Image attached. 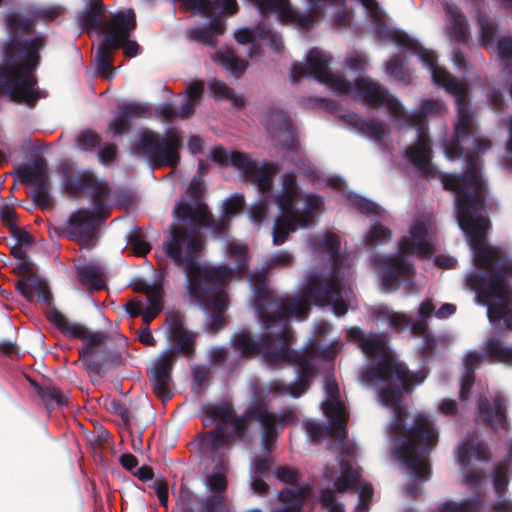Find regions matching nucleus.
Segmentation results:
<instances>
[{
    "mask_svg": "<svg viewBox=\"0 0 512 512\" xmlns=\"http://www.w3.org/2000/svg\"><path fill=\"white\" fill-rule=\"evenodd\" d=\"M208 87L216 100H230L236 107H242L244 105V96L242 94L232 93L223 81L216 78L210 79L208 81Z\"/></svg>",
    "mask_w": 512,
    "mask_h": 512,
    "instance_id": "58836bf2",
    "label": "nucleus"
},
{
    "mask_svg": "<svg viewBox=\"0 0 512 512\" xmlns=\"http://www.w3.org/2000/svg\"><path fill=\"white\" fill-rule=\"evenodd\" d=\"M208 371L202 365H194L191 367V381H192V391L194 393H199L203 384L207 379Z\"/></svg>",
    "mask_w": 512,
    "mask_h": 512,
    "instance_id": "4d7b16f0",
    "label": "nucleus"
},
{
    "mask_svg": "<svg viewBox=\"0 0 512 512\" xmlns=\"http://www.w3.org/2000/svg\"><path fill=\"white\" fill-rule=\"evenodd\" d=\"M367 57L365 55H356L346 60V66L354 72L361 75L365 71Z\"/></svg>",
    "mask_w": 512,
    "mask_h": 512,
    "instance_id": "e2e57ef3",
    "label": "nucleus"
},
{
    "mask_svg": "<svg viewBox=\"0 0 512 512\" xmlns=\"http://www.w3.org/2000/svg\"><path fill=\"white\" fill-rule=\"evenodd\" d=\"M50 185L39 186L33 188L32 197L35 204L42 210H48L52 205L50 194Z\"/></svg>",
    "mask_w": 512,
    "mask_h": 512,
    "instance_id": "3c124183",
    "label": "nucleus"
},
{
    "mask_svg": "<svg viewBox=\"0 0 512 512\" xmlns=\"http://www.w3.org/2000/svg\"><path fill=\"white\" fill-rule=\"evenodd\" d=\"M348 200L357 211L365 214L368 217L381 216L382 208L377 203L365 198L360 194L350 192L348 195Z\"/></svg>",
    "mask_w": 512,
    "mask_h": 512,
    "instance_id": "ea45409f",
    "label": "nucleus"
},
{
    "mask_svg": "<svg viewBox=\"0 0 512 512\" xmlns=\"http://www.w3.org/2000/svg\"><path fill=\"white\" fill-rule=\"evenodd\" d=\"M225 421L217 424L205 434L199 435L193 442L203 461H211L214 467L204 479L207 496L198 499V512H230L226 506V489L229 465V451L233 439L239 435V422L230 423L225 428Z\"/></svg>",
    "mask_w": 512,
    "mask_h": 512,
    "instance_id": "f8f14e48",
    "label": "nucleus"
},
{
    "mask_svg": "<svg viewBox=\"0 0 512 512\" xmlns=\"http://www.w3.org/2000/svg\"><path fill=\"white\" fill-rule=\"evenodd\" d=\"M119 110L131 121L136 118H148L152 114L151 107L146 103L132 102L119 107Z\"/></svg>",
    "mask_w": 512,
    "mask_h": 512,
    "instance_id": "a18cd8bd",
    "label": "nucleus"
},
{
    "mask_svg": "<svg viewBox=\"0 0 512 512\" xmlns=\"http://www.w3.org/2000/svg\"><path fill=\"white\" fill-rule=\"evenodd\" d=\"M293 262V255L286 251V250H280L272 254L270 257H268L265 262L264 266L259 271H254L250 274L249 282L250 286L252 287V278L257 275V277H260V275H263V282L266 283V270L273 269V268H282V267H288Z\"/></svg>",
    "mask_w": 512,
    "mask_h": 512,
    "instance_id": "c9c22d12",
    "label": "nucleus"
},
{
    "mask_svg": "<svg viewBox=\"0 0 512 512\" xmlns=\"http://www.w3.org/2000/svg\"><path fill=\"white\" fill-rule=\"evenodd\" d=\"M61 185L70 195L85 191L95 201L105 199L110 194L105 180L97 178L91 170H73L69 163L61 164Z\"/></svg>",
    "mask_w": 512,
    "mask_h": 512,
    "instance_id": "412c9836",
    "label": "nucleus"
},
{
    "mask_svg": "<svg viewBox=\"0 0 512 512\" xmlns=\"http://www.w3.org/2000/svg\"><path fill=\"white\" fill-rule=\"evenodd\" d=\"M108 207L103 203H95L93 211L78 209L67 219V236L81 244H88L94 237L96 226L104 221Z\"/></svg>",
    "mask_w": 512,
    "mask_h": 512,
    "instance_id": "5701e85b",
    "label": "nucleus"
},
{
    "mask_svg": "<svg viewBox=\"0 0 512 512\" xmlns=\"http://www.w3.org/2000/svg\"><path fill=\"white\" fill-rule=\"evenodd\" d=\"M166 334L170 340L176 342L164 350L152 363L150 369V381L156 396L162 401H168L173 392L172 369L176 359L175 351L185 355H192L194 352L195 333L188 331L183 322L176 316H170L166 320Z\"/></svg>",
    "mask_w": 512,
    "mask_h": 512,
    "instance_id": "2eb2a0df",
    "label": "nucleus"
},
{
    "mask_svg": "<svg viewBox=\"0 0 512 512\" xmlns=\"http://www.w3.org/2000/svg\"><path fill=\"white\" fill-rule=\"evenodd\" d=\"M0 219L5 222L7 227L10 229L11 227L17 225L16 224V211L13 206L2 203L0 205Z\"/></svg>",
    "mask_w": 512,
    "mask_h": 512,
    "instance_id": "bf43d9fd",
    "label": "nucleus"
},
{
    "mask_svg": "<svg viewBox=\"0 0 512 512\" xmlns=\"http://www.w3.org/2000/svg\"><path fill=\"white\" fill-rule=\"evenodd\" d=\"M507 128L509 139L506 146V153L501 164L504 168L512 170V115L508 118Z\"/></svg>",
    "mask_w": 512,
    "mask_h": 512,
    "instance_id": "680f3d73",
    "label": "nucleus"
},
{
    "mask_svg": "<svg viewBox=\"0 0 512 512\" xmlns=\"http://www.w3.org/2000/svg\"><path fill=\"white\" fill-rule=\"evenodd\" d=\"M262 450L265 456H256L251 461L250 474H254L255 476H264L271 464L269 457L271 451L268 453L263 448Z\"/></svg>",
    "mask_w": 512,
    "mask_h": 512,
    "instance_id": "5fc2aeb1",
    "label": "nucleus"
},
{
    "mask_svg": "<svg viewBox=\"0 0 512 512\" xmlns=\"http://www.w3.org/2000/svg\"><path fill=\"white\" fill-rule=\"evenodd\" d=\"M16 176L22 182L34 187L50 185L48 164L44 158L36 157L28 165L19 167Z\"/></svg>",
    "mask_w": 512,
    "mask_h": 512,
    "instance_id": "c85d7f7f",
    "label": "nucleus"
},
{
    "mask_svg": "<svg viewBox=\"0 0 512 512\" xmlns=\"http://www.w3.org/2000/svg\"><path fill=\"white\" fill-rule=\"evenodd\" d=\"M130 127V120L119 110L118 114L109 123V132L114 137L120 136L127 132Z\"/></svg>",
    "mask_w": 512,
    "mask_h": 512,
    "instance_id": "864d4df0",
    "label": "nucleus"
},
{
    "mask_svg": "<svg viewBox=\"0 0 512 512\" xmlns=\"http://www.w3.org/2000/svg\"><path fill=\"white\" fill-rule=\"evenodd\" d=\"M244 204V195L234 193L223 201L220 215L215 218L202 200L199 179L193 178L173 210L176 220L184 223L191 232L184 228H172L170 237L163 243L167 257L183 269L187 293L206 314L205 329L212 333L223 327V314L228 307L224 283L233 274L245 271L247 247L234 241L226 243V258L234 266L200 264L197 259L203 243L195 232L206 227L220 236Z\"/></svg>",
    "mask_w": 512,
    "mask_h": 512,
    "instance_id": "f03ea898",
    "label": "nucleus"
},
{
    "mask_svg": "<svg viewBox=\"0 0 512 512\" xmlns=\"http://www.w3.org/2000/svg\"><path fill=\"white\" fill-rule=\"evenodd\" d=\"M104 334L102 332H93L89 335H85L84 344L82 349L80 350V358H84L85 355H91L93 350L102 342L104 339Z\"/></svg>",
    "mask_w": 512,
    "mask_h": 512,
    "instance_id": "6e6d98bb",
    "label": "nucleus"
},
{
    "mask_svg": "<svg viewBox=\"0 0 512 512\" xmlns=\"http://www.w3.org/2000/svg\"><path fill=\"white\" fill-rule=\"evenodd\" d=\"M479 38L485 47H492L494 44V27L490 20L484 16H478Z\"/></svg>",
    "mask_w": 512,
    "mask_h": 512,
    "instance_id": "49530a36",
    "label": "nucleus"
},
{
    "mask_svg": "<svg viewBox=\"0 0 512 512\" xmlns=\"http://www.w3.org/2000/svg\"><path fill=\"white\" fill-rule=\"evenodd\" d=\"M436 85L453 96L457 112L452 143L445 146V154L449 160L463 158L465 162L463 173H445L441 183L445 189L454 192L455 217L467 243L474 246L478 258L487 261L489 252L483 245V235L487 234L490 225L486 216L487 182L482 176L479 158L468 152L471 147L478 154L485 153L491 143L488 139L475 137L467 86L450 73Z\"/></svg>",
    "mask_w": 512,
    "mask_h": 512,
    "instance_id": "20e7f679",
    "label": "nucleus"
},
{
    "mask_svg": "<svg viewBox=\"0 0 512 512\" xmlns=\"http://www.w3.org/2000/svg\"><path fill=\"white\" fill-rule=\"evenodd\" d=\"M347 339L358 341L361 351L373 358L371 369L364 370L359 381L363 385L375 384L379 390L381 404L393 411V418L387 429L391 434L403 432L400 438H393V454L407 475L417 482L423 483L430 479L429 454L438 442V430L433 420L425 414H418L413 424L404 428L405 410L401 401L410 392V385H419L427 377L423 368L411 373L405 363L397 360L388 347L386 334H369L357 327L347 330Z\"/></svg>",
    "mask_w": 512,
    "mask_h": 512,
    "instance_id": "7ed1b4c3",
    "label": "nucleus"
},
{
    "mask_svg": "<svg viewBox=\"0 0 512 512\" xmlns=\"http://www.w3.org/2000/svg\"><path fill=\"white\" fill-rule=\"evenodd\" d=\"M432 237L424 220L412 223L408 235L403 236L394 255H374L373 265L378 269L381 289L390 293L401 289L405 294L416 292L414 265L408 255L424 257L432 253Z\"/></svg>",
    "mask_w": 512,
    "mask_h": 512,
    "instance_id": "ddd939ff",
    "label": "nucleus"
},
{
    "mask_svg": "<svg viewBox=\"0 0 512 512\" xmlns=\"http://www.w3.org/2000/svg\"><path fill=\"white\" fill-rule=\"evenodd\" d=\"M78 281L89 290H102L106 287L105 268L95 261L76 267Z\"/></svg>",
    "mask_w": 512,
    "mask_h": 512,
    "instance_id": "c756f323",
    "label": "nucleus"
},
{
    "mask_svg": "<svg viewBox=\"0 0 512 512\" xmlns=\"http://www.w3.org/2000/svg\"><path fill=\"white\" fill-rule=\"evenodd\" d=\"M234 38L239 44H251L247 53L250 58L260 55L261 42H266L276 53H280L283 49L281 35L263 23L237 29L234 32Z\"/></svg>",
    "mask_w": 512,
    "mask_h": 512,
    "instance_id": "393cba45",
    "label": "nucleus"
},
{
    "mask_svg": "<svg viewBox=\"0 0 512 512\" xmlns=\"http://www.w3.org/2000/svg\"><path fill=\"white\" fill-rule=\"evenodd\" d=\"M136 28V15L132 9L114 13L107 24V34L99 42L95 52L96 70L106 73L111 67L110 52L120 48L126 39L127 31Z\"/></svg>",
    "mask_w": 512,
    "mask_h": 512,
    "instance_id": "a211bd4d",
    "label": "nucleus"
},
{
    "mask_svg": "<svg viewBox=\"0 0 512 512\" xmlns=\"http://www.w3.org/2000/svg\"><path fill=\"white\" fill-rule=\"evenodd\" d=\"M386 73L392 76L395 80L410 83L411 75L408 69L405 67V63L395 55L386 64Z\"/></svg>",
    "mask_w": 512,
    "mask_h": 512,
    "instance_id": "37998d69",
    "label": "nucleus"
},
{
    "mask_svg": "<svg viewBox=\"0 0 512 512\" xmlns=\"http://www.w3.org/2000/svg\"><path fill=\"white\" fill-rule=\"evenodd\" d=\"M372 221L373 224L365 234L366 244L375 247L388 243L391 240V231L382 224L377 223L375 219Z\"/></svg>",
    "mask_w": 512,
    "mask_h": 512,
    "instance_id": "a19ab883",
    "label": "nucleus"
},
{
    "mask_svg": "<svg viewBox=\"0 0 512 512\" xmlns=\"http://www.w3.org/2000/svg\"><path fill=\"white\" fill-rule=\"evenodd\" d=\"M306 64L294 63L290 79L295 83L301 77H312L324 84L338 96H350L366 107L384 108L400 127L415 128V143L404 150L403 157L426 177L432 176L430 165L431 147L428 135L427 117L443 116L448 112L444 101L422 99L418 108L407 112L402 103L391 95L381 84L369 78L346 80L330 70L331 56L318 48H311L306 54Z\"/></svg>",
    "mask_w": 512,
    "mask_h": 512,
    "instance_id": "39448f33",
    "label": "nucleus"
},
{
    "mask_svg": "<svg viewBox=\"0 0 512 512\" xmlns=\"http://www.w3.org/2000/svg\"><path fill=\"white\" fill-rule=\"evenodd\" d=\"M496 49L503 62V71L512 74V36L503 35L496 40Z\"/></svg>",
    "mask_w": 512,
    "mask_h": 512,
    "instance_id": "79ce46f5",
    "label": "nucleus"
},
{
    "mask_svg": "<svg viewBox=\"0 0 512 512\" xmlns=\"http://www.w3.org/2000/svg\"><path fill=\"white\" fill-rule=\"evenodd\" d=\"M484 351L485 353L470 350L463 357L464 373L460 378L459 391L461 402H467L470 399L475 377V365L486 356H490L495 361L512 365V346L505 345L500 338L493 337L488 339L485 342Z\"/></svg>",
    "mask_w": 512,
    "mask_h": 512,
    "instance_id": "6ab92c4d",
    "label": "nucleus"
},
{
    "mask_svg": "<svg viewBox=\"0 0 512 512\" xmlns=\"http://www.w3.org/2000/svg\"><path fill=\"white\" fill-rule=\"evenodd\" d=\"M376 33L379 38L390 40L406 53L417 56L423 66L428 69L434 84L442 81L449 73L446 69L437 64V57L433 51L424 48L418 41L411 38L404 31L391 29L381 24L376 26Z\"/></svg>",
    "mask_w": 512,
    "mask_h": 512,
    "instance_id": "aec40b11",
    "label": "nucleus"
},
{
    "mask_svg": "<svg viewBox=\"0 0 512 512\" xmlns=\"http://www.w3.org/2000/svg\"><path fill=\"white\" fill-rule=\"evenodd\" d=\"M98 159L102 164L111 163L116 155V146L114 144H106L98 148Z\"/></svg>",
    "mask_w": 512,
    "mask_h": 512,
    "instance_id": "0e129e2a",
    "label": "nucleus"
},
{
    "mask_svg": "<svg viewBox=\"0 0 512 512\" xmlns=\"http://www.w3.org/2000/svg\"><path fill=\"white\" fill-rule=\"evenodd\" d=\"M198 496H195L189 490H181L177 505L183 512H198Z\"/></svg>",
    "mask_w": 512,
    "mask_h": 512,
    "instance_id": "8fccbe9b",
    "label": "nucleus"
},
{
    "mask_svg": "<svg viewBox=\"0 0 512 512\" xmlns=\"http://www.w3.org/2000/svg\"><path fill=\"white\" fill-rule=\"evenodd\" d=\"M306 495L307 489L304 487H293L279 491L277 498L283 505L278 509H272L271 512H300ZM247 512L262 511L258 508H253Z\"/></svg>",
    "mask_w": 512,
    "mask_h": 512,
    "instance_id": "2f4dec72",
    "label": "nucleus"
},
{
    "mask_svg": "<svg viewBox=\"0 0 512 512\" xmlns=\"http://www.w3.org/2000/svg\"><path fill=\"white\" fill-rule=\"evenodd\" d=\"M55 16L53 10L30 7L6 15L7 38L0 44V93L9 100L33 107L47 97V92L37 86L36 76L47 36L35 31V25Z\"/></svg>",
    "mask_w": 512,
    "mask_h": 512,
    "instance_id": "0eeeda50",
    "label": "nucleus"
},
{
    "mask_svg": "<svg viewBox=\"0 0 512 512\" xmlns=\"http://www.w3.org/2000/svg\"><path fill=\"white\" fill-rule=\"evenodd\" d=\"M446 31L452 40L465 42L468 37V24L466 17L458 11L456 6L444 3Z\"/></svg>",
    "mask_w": 512,
    "mask_h": 512,
    "instance_id": "7c9ffc66",
    "label": "nucleus"
},
{
    "mask_svg": "<svg viewBox=\"0 0 512 512\" xmlns=\"http://www.w3.org/2000/svg\"><path fill=\"white\" fill-rule=\"evenodd\" d=\"M213 59L227 69L235 78L240 77L247 67L246 62L237 57L234 51L228 48L217 51Z\"/></svg>",
    "mask_w": 512,
    "mask_h": 512,
    "instance_id": "f704fd0d",
    "label": "nucleus"
},
{
    "mask_svg": "<svg viewBox=\"0 0 512 512\" xmlns=\"http://www.w3.org/2000/svg\"><path fill=\"white\" fill-rule=\"evenodd\" d=\"M106 12L105 6L100 4L85 5L84 8L77 13L76 19L82 29L104 30L107 33V23H103L102 17Z\"/></svg>",
    "mask_w": 512,
    "mask_h": 512,
    "instance_id": "473e14b6",
    "label": "nucleus"
},
{
    "mask_svg": "<svg viewBox=\"0 0 512 512\" xmlns=\"http://www.w3.org/2000/svg\"><path fill=\"white\" fill-rule=\"evenodd\" d=\"M203 91H204L203 82L200 80H194L188 84L185 96L197 101L202 96Z\"/></svg>",
    "mask_w": 512,
    "mask_h": 512,
    "instance_id": "774afa93",
    "label": "nucleus"
},
{
    "mask_svg": "<svg viewBox=\"0 0 512 512\" xmlns=\"http://www.w3.org/2000/svg\"><path fill=\"white\" fill-rule=\"evenodd\" d=\"M185 8L195 16L206 19L203 25L187 30V38L206 45H214V36L224 30L222 16L233 15L238 11L236 0H182Z\"/></svg>",
    "mask_w": 512,
    "mask_h": 512,
    "instance_id": "dca6fc26",
    "label": "nucleus"
},
{
    "mask_svg": "<svg viewBox=\"0 0 512 512\" xmlns=\"http://www.w3.org/2000/svg\"><path fill=\"white\" fill-rule=\"evenodd\" d=\"M137 139L134 154L143 157L150 165L175 167L179 163L182 142L176 129L169 128L162 136L145 130L138 133Z\"/></svg>",
    "mask_w": 512,
    "mask_h": 512,
    "instance_id": "f3484780",
    "label": "nucleus"
},
{
    "mask_svg": "<svg viewBox=\"0 0 512 512\" xmlns=\"http://www.w3.org/2000/svg\"><path fill=\"white\" fill-rule=\"evenodd\" d=\"M208 87L216 100H230L236 107H242L244 105V96L242 94L232 93L223 81L216 78L210 79L208 81Z\"/></svg>",
    "mask_w": 512,
    "mask_h": 512,
    "instance_id": "4c0bfd02",
    "label": "nucleus"
},
{
    "mask_svg": "<svg viewBox=\"0 0 512 512\" xmlns=\"http://www.w3.org/2000/svg\"><path fill=\"white\" fill-rule=\"evenodd\" d=\"M340 117L353 127L358 134L375 144H380L385 137V128L381 122L366 121L359 114L345 111Z\"/></svg>",
    "mask_w": 512,
    "mask_h": 512,
    "instance_id": "cd10ccee",
    "label": "nucleus"
},
{
    "mask_svg": "<svg viewBox=\"0 0 512 512\" xmlns=\"http://www.w3.org/2000/svg\"><path fill=\"white\" fill-rule=\"evenodd\" d=\"M101 137L91 130H83L76 137V146L79 150L93 152L99 148Z\"/></svg>",
    "mask_w": 512,
    "mask_h": 512,
    "instance_id": "c03bdc74",
    "label": "nucleus"
},
{
    "mask_svg": "<svg viewBox=\"0 0 512 512\" xmlns=\"http://www.w3.org/2000/svg\"><path fill=\"white\" fill-rule=\"evenodd\" d=\"M245 3L262 16L275 11L280 23L292 24L300 29H309L320 16L329 15L337 27H344L348 14L344 0H305L307 11L295 10L288 0H244ZM365 11L375 20H380L384 14L376 0H357Z\"/></svg>",
    "mask_w": 512,
    "mask_h": 512,
    "instance_id": "4468645a",
    "label": "nucleus"
},
{
    "mask_svg": "<svg viewBox=\"0 0 512 512\" xmlns=\"http://www.w3.org/2000/svg\"><path fill=\"white\" fill-rule=\"evenodd\" d=\"M34 388L39 397L45 402L47 408L54 409L56 407L68 405V396L63 394L57 387L52 385L41 386L39 384H34Z\"/></svg>",
    "mask_w": 512,
    "mask_h": 512,
    "instance_id": "e433bc0d",
    "label": "nucleus"
},
{
    "mask_svg": "<svg viewBox=\"0 0 512 512\" xmlns=\"http://www.w3.org/2000/svg\"><path fill=\"white\" fill-rule=\"evenodd\" d=\"M274 474L278 480L286 483H294L298 478L297 471L287 466H280L276 468Z\"/></svg>",
    "mask_w": 512,
    "mask_h": 512,
    "instance_id": "052dcab7",
    "label": "nucleus"
},
{
    "mask_svg": "<svg viewBox=\"0 0 512 512\" xmlns=\"http://www.w3.org/2000/svg\"><path fill=\"white\" fill-rule=\"evenodd\" d=\"M126 238L136 255H145L150 250V245L143 239L141 231L138 228L130 231Z\"/></svg>",
    "mask_w": 512,
    "mask_h": 512,
    "instance_id": "de8ad7c7",
    "label": "nucleus"
},
{
    "mask_svg": "<svg viewBox=\"0 0 512 512\" xmlns=\"http://www.w3.org/2000/svg\"><path fill=\"white\" fill-rule=\"evenodd\" d=\"M9 231L11 236L15 239V244L22 245L27 248L32 245L33 239L27 231L19 229L17 225L11 227Z\"/></svg>",
    "mask_w": 512,
    "mask_h": 512,
    "instance_id": "13d9d810",
    "label": "nucleus"
},
{
    "mask_svg": "<svg viewBox=\"0 0 512 512\" xmlns=\"http://www.w3.org/2000/svg\"><path fill=\"white\" fill-rule=\"evenodd\" d=\"M48 319L62 334L69 338L83 339L87 333V328L84 325L69 320L54 307L49 310Z\"/></svg>",
    "mask_w": 512,
    "mask_h": 512,
    "instance_id": "72a5a7b5",
    "label": "nucleus"
},
{
    "mask_svg": "<svg viewBox=\"0 0 512 512\" xmlns=\"http://www.w3.org/2000/svg\"><path fill=\"white\" fill-rule=\"evenodd\" d=\"M454 454L463 474L461 482L472 496L461 501H446L430 512H512V501L504 497L512 475V439L504 462L491 471L496 500L489 506L484 499L491 463L487 444L479 439L477 432L469 433L460 441Z\"/></svg>",
    "mask_w": 512,
    "mask_h": 512,
    "instance_id": "6e6552de",
    "label": "nucleus"
},
{
    "mask_svg": "<svg viewBox=\"0 0 512 512\" xmlns=\"http://www.w3.org/2000/svg\"><path fill=\"white\" fill-rule=\"evenodd\" d=\"M262 122L277 141L281 150L297 152L298 142L287 114L278 106H268L263 112Z\"/></svg>",
    "mask_w": 512,
    "mask_h": 512,
    "instance_id": "b1692460",
    "label": "nucleus"
},
{
    "mask_svg": "<svg viewBox=\"0 0 512 512\" xmlns=\"http://www.w3.org/2000/svg\"><path fill=\"white\" fill-rule=\"evenodd\" d=\"M307 243L314 253L322 256L324 266L311 269L302 283L301 293L293 297H273V292L263 280V275L252 278L254 312L261 323L262 338L255 340L248 331L236 332L231 337L232 347L239 356L257 353L270 366L290 360L296 372L294 381L286 383L274 379L264 385L253 382L250 385L256 400L267 395L274 397L304 395L316 374V357L331 359L337 353L339 341L320 345L310 338L304 350H291L289 343L292 330L288 321L307 318L310 304L331 307L336 316H343L348 310L347 302L352 294L353 269L340 255V238L332 232L310 235Z\"/></svg>",
    "mask_w": 512,
    "mask_h": 512,
    "instance_id": "f257e3e1",
    "label": "nucleus"
},
{
    "mask_svg": "<svg viewBox=\"0 0 512 512\" xmlns=\"http://www.w3.org/2000/svg\"><path fill=\"white\" fill-rule=\"evenodd\" d=\"M433 312L435 313V306L431 300L426 299L419 304L417 319L390 310L386 306L377 307L373 315L377 322L386 323L392 330L410 328L413 333H423L426 329L427 321L431 318Z\"/></svg>",
    "mask_w": 512,
    "mask_h": 512,
    "instance_id": "4be33fe9",
    "label": "nucleus"
},
{
    "mask_svg": "<svg viewBox=\"0 0 512 512\" xmlns=\"http://www.w3.org/2000/svg\"><path fill=\"white\" fill-rule=\"evenodd\" d=\"M132 31L133 30L127 31L126 39L123 41V44L120 46V48H123L124 54L130 58L135 57L140 53V46L138 45V43L135 40L129 39L130 33Z\"/></svg>",
    "mask_w": 512,
    "mask_h": 512,
    "instance_id": "69168bd1",
    "label": "nucleus"
},
{
    "mask_svg": "<svg viewBox=\"0 0 512 512\" xmlns=\"http://www.w3.org/2000/svg\"><path fill=\"white\" fill-rule=\"evenodd\" d=\"M302 426L310 442H321L327 436L334 437L336 442L339 468L327 466L324 471L325 480L328 482L334 481V491H322L320 494L321 504L330 512L329 507L322 501V495L326 492L334 495V492H343L354 488L358 494V503L355 505V511L367 512L373 496V487L370 483L362 481L359 467L349 461L355 457L357 447L354 442H350L347 438V430L345 429V438L342 440L338 428L330 423V418H328L325 424L307 420L302 423ZM333 500L342 507V512H344V506L336 501L335 496H333Z\"/></svg>",
    "mask_w": 512,
    "mask_h": 512,
    "instance_id": "9d476101",
    "label": "nucleus"
},
{
    "mask_svg": "<svg viewBox=\"0 0 512 512\" xmlns=\"http://www.w3.org/2000/svg\"><path fill=\"white\" fill-rule=\"evenodd\" d=\"M252 393V404L240 416H234V409L231 404L220 401L215 403H206L202 405L200 413L203 425L205 427L225 421V428L230 427V423L239 422V435L233 439L235 442H246L250 438V427L253 423L257 424L261 431V447L270 452L275 446L279 430L286 424H292L297 421L295 410L284 408L276 415L271 413L262 402L269 396L256 400Z\"/></svg>",
    "mask_w": 512,
    "mask_h": 512,
    "instance_id": "9b49d317",
    "label": "nucleus"
},
{
    "mask_svg": "<svg viewBox=\"0 0 512 512\" xmlns=\"http://www.w3.org/2000/svg\"><path fill=\"white\" fill-rule=\"evenodd\" d=\"M81 359L91 376L102 378L105 375L107 371L105 360L93 358L91 355H85Z\"/></svg>",
    "mask_w": 512,
    "mask_h": 512,
    "instance_id": "09e8293b",
    "label": "nucleus"
},
{
    "mask_svg": "<svg viewBox=\"0 0 512 512\" xmlns=\"http://www.w3.org/2000/svg\"><path fill=\"white\" fill-rule=\"evenodd\" d=\"M323 383L325 397L321 403L322 411L327 418H330V423L338 428L340 438L343 440L345 438L346 410L340 400L338 383L331 374L325 375Z\"/></svg>",
    "mask_w": 512,
    "mask_h": 512,
    "instance_id": "a878e982",
    "label": "nucleus"
},
{
    "mask_svg": "<svg viewBox=\"0 0 512 512\" xmlns=\"http://www.w3.org/2000/svg\"><path fill=\"white\" fill-rule=\"evenodd\" d=\"M38 279H20L16 283L17 291L28 301L35 298V290H37Z\"/></svg>",
    "mask_w": 512,
    "mask_h": 512,
    "instance_id": "603ef678",
    "label": "nucleus"
},
{
    "mask_svg": "<svg viewBox=\"0 0 512 512\" xmlns=\"http://www.w3.org/2000/svg\"><path fill=\"white\" fill-rule=\"evenodd\" d=\"M211 160L220 165L234 167L242 176L251 179L260 194L248 210L252 223L260 224L265 219L269 206L273 202L276 204L278 215L272 229V242L275 246L285 243L289 235L297 229L313 227L323 210L322 196L314 192L300 193L293 170L281 176V189L273 193V175L277 171L275 164L264 162L258 165L248 154L224 147L213 148Z\"/></svg>",
    "mask_w": 512,
    "mask_h": 512,
    "instance_id": "423d86ee",
    "label": "nucleus"
},
{
    "mask_svg": "<svg viewBox=\"0 0 512 512\" xmlns=\"http://www.w3.org/2000/svg\"><path fill=\"white\" fill-rule=\"evenodd\" d=\"M507 399L500 393L492 397V403L484 394L477 395L478 416L496 431L507 429Z\"/></svg>",
    "mask_w": 512,
    "mask_h": 512,
    "instance_id": "bb28decb",
    "label": "nucleus"
},
{
    "mask_svg": "<svg viewBox=\"0 0 512 512\" xmlns=\"http://www.w3.org/2000/svg\"><path fill=\"white\" fill-rule=\"evenodd\" d=\"M229 358V351L220 346L212 347L208 352V359L211 363L216 364L226 361Z\"/></svg>",
    "mask_w": 512,
    "mask_h": 512,
    "instance_id": "338daca9",
    "label": "nucleus"
},
{
    "mask_svg": "<svg viewBox=\"0 0 512 512\" xmlns=\"http://www.w3.org/2000/svg\"><path fill=\"white\" fill-rule=\"evenodd\" d=\"M468 245L475 264L483 270H471L465 277L466 285L475 291L477 302L486 307L487 317L496 331H500L502 325L512 330V259L501 258L488 244L487 234L483 235V245L489 252L487 261L478 258L474 246Z\"/></svg>",
    "mask_w": 512,
    "mask_h": 512,
    "instance_id": "1a4fd4ad",
    "label": "nucleus"
}]
</instances>
